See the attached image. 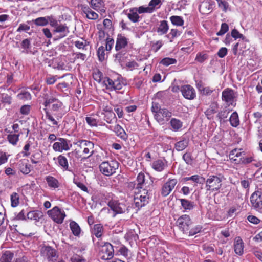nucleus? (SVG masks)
Wrapping results in <instances>:
<instances>
[{"label": "nucleus", "instance_id": "bf43d9fd", "mask_svg": "<svg viewBox=\"0 0 262 262\" xmlns=\"http://www.w3.org/2000/svg\"><path fill=\"white\" fill-rule=\"evenodd\" d=\"M231 36L235 39L240 38L242 40H244L245 38V37L242 34L240 33L236 29H234L231 31Z\"/></svg>", "mask_w": 262, "mask_h": 262}, {"label": "nucleus", "instance_id": "13d9d810", "mask_svg": "<svg viewBox=\"0 0 262 262\" xmlns=\"http://www.w3.org/2000/svg\"><path fill=\"white\" fill-rule=\"evenodd\" d=\"M105 49L103 46L99 47L97 50L98 57L101 61H103L105 59Z\"/></svg>", "mask_w": 262, "mask_h": 262}, {"label": "nucleus", "instance_id": "dca6fc26", "mask_svg": "<svg viewBox=\"0 0 262 262\" xmlns=\"http://www.w3.org/2000/svg\"><path fill=\"white\" fill-rule=\"evenodd\" d=\"M43 111L45 113L46 119L51 122L52 126L59 127L58 121L62 117V113H54L53 115L47 108H44Z\"/></svg>", "mask_w": 262, "mask_h": 262}, {"label": "nucleus", "instance_id": "a878e982", "mask_svg": "<svg viewBox=\"0 0 262 262\" xmlns=\"http://www.w3.org/2000/svg\"><path fill=\"white\" fill-rule=\"evenodd\" d=\"M89 4L92 8L100 13H104V2L103 0H91Z\"/></svg>", "mask_w": 262, "mask_h": 262}, {"label": "nucleus", "instance_id": "338daca9", "mask_svg": "<svg viewBox=\"0 0 262 262\" xmlns=\"http://www.w3.org/2000/svg\"><path fill=\"white\" fill-rule=\"evenodd\" d=\"M208 56L206 54L198 53L196 56L195 60L200 63H203L208 58Z\"/></svg>", "mask_w": 262, "mask_h": 262}, {"label": "nucleus", "instance_id": "473e14b6", "mask_svg": "<svg viewBox=\"0 0 262 262\" xmlns=\"http://www.w3.org/2000/svg\"><path fill=\"white\" fill-rule=\"evenodd\" d=\"M13 257V252L9 250L5 251L0 256V262H11Z\"/></svg>", "mask_w": 262, "mask_h": 262}, {"label": "nucleus", "instance_id": "b1692460", "mask_svg": "<svg viewBox=\"0 0 262 262\" xmlns=\"http://www.w3.org/2000/svg\"><path fill=\"white\" fill-rule=\"evenodd\" d=\"M107 205L115 213L114 216L117 214H121L124 212L120 203L117 200L112 199L108 201Z\"/></svg>", "mask_w": 262, "mask_h": 262}, {"label": "nucleus", "instance_id": "09e8293b", "mask_svg": "<svg viewBox=\"0 0 262 262\" xmlns=\"http://www.w3.org/2000/svg\"><path fill=\"white\" fill-rule=\"evenodd\" d=\"M210 5L207 2H202L199 7V10L200 13L202 14H207L209 13Z\"/></svg>", "mask_w": 262, "mask_h": 262}, {"label": "nucleus", "instance_id": "4d7b16f0", "mask_svg": "<svg viewBox=\"0 0 262 262\" xmlns=\"http://www.w3.org/2000/svg\"><path fill=\"white\" fill-rule=\"evenodd\" d=\"M34 24L37 26H44L48 24L47 19L43 17H38L33 20Z\"/></svg>", "mask_w": 262, "mask_h": 262}, {"label": "nucleus", "instance_id": "58836bf2", "mask_svg": "<svg viewBox=\"0 0 262 262\" xmlns=\"http://www.w3.org/2000/svg\"><path fill=\"white\" fill-rule=\"evenodd\" d=\"M197 86L201 93L206 96L210 95L215 91V89H213L209 86H204L200 84H198Z\"/></svg>", "mask_w": 262, "mask_h": 262}, {"label": "nucleus", "instance_id": "37998d69", "mask_svg": "<svg viewBox=\"0 0 262 262\" xmlns=\"http://www.w3.org/2000/svg\"><path fill=\"white\" fill-rule=\"evenodd\" d=\"M168 30V26L167 21L162 20L161 21L159 27L158 28L157 32L161 35L166 34Z\"/></svg>", "mask_w": 262, "mask_h": 262}, {"label": "nucleus", "instance_id": "e2e57ef3", "mask_svg": "<svg viewBox=\"0 0 262 262\" xmlns=\"http://www.w3.org/2000/svg\"><path fill=\"white\" fill-rule=\"evenodd\" d=\"M41 158V155L40 152H35L32 155L31 161L33 164H37L39 162Z\"/></svg>", "mask_w": 262, "mask_h": 262}, {"label": "nucleus", "instance_id": "aec40b11", "mask_svg": "<svg viewBox=\"0 0 262 262\" xmlns=\"http://www.w3.org/2000/svg\"><path fill=\"white\" fill-rule=\"evenodd\" d=\"M45 180L48 187L52 190L59 189L61 184L59 180L55 177L49 175L45 177Z\"/></svg>", "mask_w": 262, "mask_h": 262}, {"label": "nucleus", "instance_id": "bb28decb", "mask_svg": "<svg viewBox=\"0 0 262 262\" xmlns=\"http://www.w3.org/2000/svg\"><path fill=\"white\" fill-rule=\"evenodd\" d=\"M218 108L219 105L217 102L211 103L209 107L205 112V114L207 119L212 120L214 118V115L217 112Z\"/></svg>", "mask_w": 262, "mask_h": 262}, {"label": "nucleus", "instance_id": "e433bc0d", "mask_svg": "<svg viewBox=\"0 0 262 262\" xmlns=\"http://www.w3.org/2000/svg\"><path fill=\"white\" fill-rule=\"evenodd\" d=\"M188 140L183 139L175 143L174 148L178 151H182L188 146Z\"/></svg>", "mask_w": 262, "mask_h": 262}, {"label": "nucleus", "instance_id": "cd10ccee", "mask_svg": "<svg viewBox=\"0 0 262 262\" xmlns=\"http://www.w3.org/2000/svg\"><path fill=\"white\" fill-rule=\"evenodd\" d=\"M18 166L19 170L24 174H28L31 171V165L28 163V160H20L19 162Z\"/></svg>", "mask_w": 262, "mask_h": 262}, {"label": "nucleus", "instance_id": "052dcab7", "mask_svg": "<svg viewBox=\"0 0 262 262\" xmlns=\"http://www.w3.org/2000/svg\"><path fill=\"white\" fill-rule=\"evenodd\" d=\"M253 161H255L254 157L252 156L246 157L244 156L243 159H242L239 165H247L251 163Z\"/></svg>", "mask_w": 262, "mask_h": 262}, {"label": "nucleus", "instance_id": "9b49d317", "mask_svg": "<svg viewBox=\"0 0 262 262\" xmlns=\"http://www.w3.org/2000/svg\"><path fill=\"white\" fill-rule=\"evenodd\" d=\"M178 183L176 178H170L164 183L161 188V194L163 197L168 196L174 188Z\"/></svg>", "mask_w": 262, "mask_h": 262}, {"label": "nucleus", "instance_id": "6ab92c4d", "mask_svg": "<svg viewBox=\"0 0 262 262\" xmlns=\"http://www.w3.org/2000/svg\"><path fill=\"white\" fill-rule=\"evenodd\" d=\"M53 34H55L56 33H59V35L57 36L56 38L54 40H57L66 37L69 33V28L65 25L60 24L56 25L55 26V29L53 31Z\"/></svg>", "mask_w": 262, "mask_h": 262}, {"label": "nucleus", "instance_id": "3c124183", "mask_svg": "<svg viewBox=\"0 0 262 262\" xmlns=\"http://www.w3.org/2000/svg\"><path fill=\"white\" fill-rule=\"evenodd\" d=\"M44 99L45 101L43 103V105H44L45 108H47V106L50 104L55 102L58 100L55 97L53 96L49 97L48 95H45Z\"/></svg>", "mask_w": 262, "mask_h": 262}, {"label": "nucleus", "instance_id": "2eb2a0df", "mask_svg": "<svg viewBox=\"0 0 262 262\" xmlns=\"http://www.w3.org/2000/svg\"><path fill=\"white\" fill-rule=\"evenodd\" d=\"M252 206L256 210L262 209V192L255 191L250 197Z\"/></svg>", "mask_w": 262, "mask_h": 262}, {"label": "nucleus", "instance_id": "9d476101", "mask_svg": "<svg viewBox=\"0 0 262 262\" xmlns=\"http://www.w3.org/2000/svg\"><path fill=\"white\" fill-rule=\"evenodd\" d=\"M114 255L113 246L110 243L106 242L100 247L99 255L103 260L111 259Z\"/></svg>", "mask_w": 262, "mask_h": 262}, {"label": "nucleus", "instance_id": "ea45409f", "mask_svg": "<svg viewBox=\"0 0 262 262\" xmlns=\"http://www.w3.org/2000/svg\"><path fill=\"white\" fill-rule=\"evenodd\" d=\"M70 228L72 233L76 236H79L81 232V228L79 225L75 221H72L70 223Z\"/></svg>", "mask_w": 262, "mask_h": 262}, {"label": "nucleus", "instance_id": "39448f33", "mask_svg": "<svg viewBox=\"0 0 262 262\" xmlns=\"http://www.w3.org/2000/svg\"><path fill=\"white\" fill-rule=\"evenodd\" d=\"M134 193L135 194L134 199V205L135 207L137 208V210H139L141 208L148 204L149 196L147 190H135L134 191Z\"/></svg>", "mask_w": 262, "mask_h": 262}, {"label": "nucleus", "instance_id": "5fc2aeb1", "mask_svg": "<svg viewBox=\"0 0 262 262\" xmlns=\"http://www.w3.org/2000/svg\"><path fill=\"white\" fill-rule=\"evenodd\" d=\"M136 11L139 14L147 13H151L153 12V9L152 8H149V7H145L143 6H140L138 8L136 7Z\"/></svg>", "mask_w": 262, "mask_h": 262}, {"label": "nucleus", "instance_id": "79ce46f5", "mask_svg": "<svg viewBox=\"0 0 262 262\" xmlns=\"http://www.w3.org/2000/svg\"><path fill=\"white\" fill-rule=\"evenodd\" d=\"M229 121L232 126L236 127L239 124L238 115L236 112H234L230 116Z\"/></svg>", "mask_w": 262, "mask_h": 262}, {"label": "nucleus", "instance_id": "c03bdc74", "mask_svg": "<svg viewBox=\"0 0 262 262\" xmlns=\"http://www.w3.org/2000/svg\"><path fill=\"white\" fill-rule=\"evenodd\" d=\"M104 120L108 123L111 124L117 120L115 114L112 112L104 114Z\"/></svg>", "mask_w": 262, "mask_h": 262}, {"label": "nucleus", "instance_id": "c85d7f7f", "mask_svg": "<svg viewBox=\"0 0 262 262\" xmlns=\"http://www.w3.org/2000/svg\"><path fill=\"white\" fill-rule=\"evenodd\" d=\"M27 218L35 222H39L43 217V214L42 211L39 210H34L29 212L27 213Z\"/></svg>", "mask_w": 262, "mask_h": 262}, {"label": "nucleus", "instance_id": "c9c22d12", "mask_svg": "<svg viewBox=\"0 0 262 262\" xmlns=\"http://www.w3.org/2000/svg\"><path fill=\"white\" fill-rule=\"evenodd\" d=\"M20 135V133L16 134L11 132L10 134L7 135V139L9 143L12 145H16L19 141Z\"/></svg>", "mask_w": 262, "mask_h": 262}, {"label": "nucleus", "instance_id": "0e129e2a", "mask_svg": "<svg viewBox=\"0 0 262 262\" xmlns=\"http://www.w3.org/2000/svg\"><path fill=\"white\" fill-rule=\"evenodd\" d=\"M219 7L222 10L226 12L228 8V3L225 0H216Z\"/></svg>", "mask_w": 262, "mask_h": 262}, {"label": "nucleus", "instance_id": "0eeeda50", "mask_svg": "<svg viewBox=\"0 0 262 262\" xmlns=\"http://www.w3.org/2000/svg\"><path fill=\"white\" fill-rule=\"evenodd\" d=\"M237 97V92L231 88H226L222 92V99L228 106H236Z\"/></svg>", "mask_w": 262, "mask_h": 262}, {"label": "nucleus", "instance_id": "8fccbe9b", "mask_svg": "<svg viewBox=\"0 0 262 262\" xmlns=\"http://www.w3.org/2000/svg\"><path fill=\"white\" fill-rule=\"evenodd\" d=\"M19 99L23 101L30 100L31 99L32 96L31 94L26 91H21L20 93L17 95Z\"/></svg>", "mask_w": 262, "mask_h": 262}, {"label": "nucleus", "instance_id": "5701e85b", "mask_svg": "<svg viewBox=\"0 0 262 262\" xmlns=\"http://www.w3.org/2000/svg\"><path fill=\"white\" fill-rule=\"evenodd\" d=\"M151 166L156 171L160 172L167 167V161L165 159H157L152 162Z\"/></svg>", "mask_w": 262, "mask_h": 262}, {"label": "nucleus", "instance_id": "f257e3e1", "mask_svg": "<svg viewBox=\"0 0 262 262\" xmlns=\"http://www.w3.org/2000/svg\"><path fill=\"white\" fill-rule=\"evenodd\" d=\"M76 148L73 151L77 158H89L94 152V143L85 140H79L75 143Z\"/></svg>", "mask_w": 262, "mask_h": 262}, {"label": "nucleus", "instance_id": "de8ad7c7", "mask_svg": "<svg viewBox=\"0 0 262 262\" xmlns=\"http://www.w3.org/2000/svg\"><path fill=\"white\" fill-rule=\"evenodd\" d=\"M170 20L172 24L178 26H182L184 24V20L182 17L179 16H171Z\"/></svg>", "mask_w": 262, "mask_h": 262}, {"label": "nucleus", "instance_id": "a211bd4d", "mask_svg": "<svg viewBox=\"0 0 262 262\" xmlns=\"http://www.w3.org/2000/svg\"><path fill=\"white\" fill-rule=\"evenodd\" d=\"M128 40L124 34H118L116 39L115 50L118 51L125 48L128 45Z\"/></svg>", "mask_w": 262, "mask_h": 262}, {"label": "nucleus", "instance_id": "ddd939ff", "mask_svg": "<svg viewBox=\"0 0 262 262\" xmlns=\"http://www.w3.org/2000/svg\"><path fill=\"white\" fill-rule=\"evenodd\" d=\"M57 140L53 145V149L55 151L61 152L63 151H68L72 147L70 141L67 139L59 138Z\"/></svg>", "mask_w": 262, "mask_h": 262}, {"label": "nucleus", "instance_id": "c756f323", "mask_svg": "<svg viewBox=\"0 0 262 262\" xmlns=\"http://www.w3.org/2000/svg\"><path fill=\"white\" fill-rule=\"evenodd\" d=\"M58 165L63 171H69V163L67 158L62 155H60L57 158Z\"/></svg>", "mask_w": 262, "mask_h": 262}, {"label": "nucleus", "instance_id": "680f3d73", "mask_svg": "<svg viewBox=\"0 0 262 262\" xmlns=\"http://www.w3.org/2000/svg\"><path fill=\"white\" fill-rule=\"evenodd\" d=\"M93 77L95 81L99 82L101 81H103L104 78L103 77L102 73L99 70L93 73Z\"/></svg>", "mask_w": 262, "mask_h": 262}, {"label": "nucleus", "instance_id": "774afa93", "mask_svg": "<svg viewBox=\"0 0 262 262\" xmlns=\"http://www.w3.org/2000/svg\"><path fill=\"white\" fill-rule=\"evenodd\" d=\"M183 159L189 165H191L193 162L192 156L191 153L186 152L183 156Z\"/></svg>", "mask_w": 262, "mask_h": 262}, {"label": "nucleus", "instance_id": "4468645a", "mask_svg": "<svg viewBox=\"0 0 262 262\" xmlns=\"http://www.w3.org/2000/svg\"><path fill=\"white\" fill-rule=\"evenodd\" d=\"M246 152L241 148H234L229 153V157L230 161L235 164L239 165Z\"/></svg>", "mask_w": 262, "mask_h": 262}, {"label": "nucleus", "instance_id": "412c9836", "mask_svg": "<svg viewBox=\"0 0 262 262\" xmlns=\"http://www.w3.org/2000/svg\"><path fill=\"white\" fill-rule=\"evenodd\" d=\"M81 9L82 12L85 15L86 17L89 19L96 20L99 17L98 14L92 10L91 7L90 8L86 5H81Z\"/></svg>", "mask_w": 262, "mask_h": 262}, {"label": "nucleus", "instance_id": "423d86ee", "mask_svg": "<svg viewBox=\"0 0 262 262\" xmlns=\"http://www.w3.org/2000/svg\"><path fill=\"white\" fill-rule=\"evenodd\" d=\"M119 163L115 160L102 162L99 165L101 172L106 176H111L116 172L118 168Z\"/></svg>", "mask_w": 262, "mask_h": 262}, {"label": "nucleus", "instance_id": "864d4df0", "mask_svg": "<svg viewBox=\"0 0 262 262\" xmlns=\"http://www.w3.org/2000/svg\"><path fill=\"white\" fill-rule=\"evenodd\" d=\"M202 226L200 225H197L193 227H192V226L189 229V232H188V234H186L187 235H188L189 236H193L196 233H199L201 229H202Z\"/></svg>", "mask_w": 262, "mask_h": 262}, {"label": "nucleus", "instance_id": "4c0bfd02", "mask_svg": "<svg viewBox=\"0 0 262 262\" xmlns=\"http://www.w3.org/2000/svg\"><path fill=\"white\" fill-rule=\"evenodd\" d=\"M136 181L137 182V186L135 188L136 190H142L144 189L143 188V185L145 182V175L143 173L140 172L139 173L137 177Z\"/></svg>", "mask_w": 262, "mask_h": 262}, {"label": "nucleus", "instance_id": "6e6552de", "mask_svg": "<svg viewBox=\"0 0 262 262\" xmlns=\"http://www.w3.org/2000/svg\"><path fill=\"white\" fill-rule=\"evenodd\" d=\"M103 83L105 86L106 89L111 91L120 90L125 85L124 82L120 78L112 79L108 77H105Z\"/></svg>", "mask_w": 262, "mask_h": 262}, {"label": "nucleus", "instance_id": "f704fd0d", "mask_svg": "<svg viewBox=\"0 0 262 262\" xmlns=\"http://www.w3.org/2000/svg\"><path fill=\"white\" fill-rule=\"evenodd\" d=\"M128 19L133 23H137L139 21L140 16L137 13L136 7L129 9V12L127 14Z\"/></svg>", "mask_w": 262, "mask_h": 262}, {"label": "nucleus", "instance_id": "f3484780", "mask_svg": "<svg viewBox=\"0 0 262 262\" xmlns=\"http://www.w3.org/2000/svg\"><path fill=\"white\" fill-rule=\"evenodd\" d=\"M180 91L183 96L185 99L193 100L196 97L195 91L190 85H184L181 86Z\"/></svg>", "mask_w": 262, "mask_h": 262}, {"label": "nucleus", "instance_id": "f03ea898", "mask_svg": "<svg viewBox=\"0 0 262 262\" xmlns=\"http://www.w3.org/2000/svg\"><path fill=\"white\" fill-rule=\"evenodd\" d=\"M152 112L155 113V119L160 123L164 124L168 121L171 117V112L166 108H161L158 103L153 102L151 108Z\"/></svg>", "mask_w": 262, "mask_h": 262}, {"label": "nucleus", "instance_id": "6e6d98bb", "mask_svg": "<svg viewBox=\"0 0 262 262\" xmlns=\"http://www.w3.org/2000/svg\"><path fill=\"white\" fill-rule=\"evenodd\" d=\"M0 99L3 103L10 104L11 103L12 98L10 96L7 94H0Z\"/></svg>", "mask_w": 262, "mask_h": 262}, {"label": "nucleus", "instance_id": "2f4dec72", "mask_svg": "<svg viewBox=\"0 0 262 262\" xmlns=\"http://www.w3.org/2000/svg\"><path fill=\"white\" fill-rule=\"evenodd\" d=\"M114 132L116 135L121 139L126 140L127 139V135L124 129L119 124H116L114 128Z\"/></svg>", "mask_w": 262, "mask_h": 262}, {"label": "nucleus", "instance_id": "603ef678", "mask_svg": "<svg viewBox=\"0 0 262 262\" xmlns=\"http://www.w3.org/2000/svg\"><path fill=\"white\" fill-rule=\"evenodd\" d=\"M176 63L177 60L176 59L170 57L164 58L160 62V63L164 66H168L169 65L173 64Z\"/></svg>", "mask_w": 262, "mask_h": 262}, {"label": "nucleus", "instance_id": "72a5a7b5", "mask_svg": "<svg viewBox=\"0 0 262 262\" xmlns=\"http://www.w3.org/2000/svg\"><path fill=\"white\" fill-rule=\"evenodd\" d=\"M181 205L185 211L191 210L194 207V202L186 199H180Z\"/></svg>", "mask_w": 262, "mask_h": 262}, {"label": "nucleus", "instance_id": "1a4fd4ad", "mask_svg": "<svg viewBox=\"0 0 262 262\" xmlns=\"http://www.w3.org/2000/svg\"><path fill=\"white\" fill-rule=\"evenodd\" d=\"M177 224L179 229L184 234H188L189 229L192 225V221H191L189 215L187 214L182 215L180 216L177 221Z\"/></svg>", "mask_w": 262, "mask_h": 262}, {"label": "nucleus", "instance_id": "69168bd1", "mask_svg": "<svg viewBox=\"0 0 262 262\" xmlns=\"http://www.w3.org/2000/svg\"><path fill=\"white\" fill-rule=\"evenodd\" d=\"M229 30L228 25L226 23H222L220 31L216 33L217 36H221L225 34Z\"/></svg>", "mask_w": 262, "mask_h": 262}, {"label": "nucleus", "instance_id": "a19ab883", "mask_svg": "<svg viewBox=\"0 0 262 262\" xmlns=\"http://www.w3.org/2000/svg\"><path fill=\"white\" fill-rule=\"evenodd\" d=\"M74 45L78 49L86 50V47L89 45V42L82 38L79 40L75 41Z\"/></svg>", "mask_w": 262, "mask_h": 262}, {"label": "nucleus", "instance_id": "49530a36", "mask_svg": "<svg viewBox=\"0 0 262 262\" xmlns=\"http://www.w3.org/2000/svg\"><path fill=\"white\" fill-rule=\"evenodd\" d=\"M11 205L13 207H17L19 204V195L16 192H13L11 195Z\"/></svg>", "mask_w": 262, "mask_h": 262}, {"label": "nucleus", "instance_id": "f8f14e48", "mask_svg": "<svg viewBox=\"0 0 262 262\" xmlns=\"http://www.w3.org/2000/svg\"><path fill=\"white\" fill-rule=\"evenodd\" d=\"M49 215L57 224H62L66 216V213L58 207L55 206L48 211Z\"/></svg>", "mask_w": 262, "mask_h": 262}, {"label": "nucleus", "instance_id": "20e7f679", "mask_svg": "<svg viewBox=\"0 0 262 262\" xmlns=\"http://www.w3.org/2000/svg\"><path fill=\"white\" fill-rule=\"evenodd\" d=\"M41 257L47 262H57L59 257L57 250L52 246L42 245L40 247Z\"/></svg>", "mask_w": 262, "mask_h": 262}, {"label": "nucleus", "instance_id": "4be33fe9", "mask_svg": "<svg viewBox=\"0 0 262 262\" xmlns=\"http://www.w3.org/2000/svg\"><path fill=\"white\" fill-rule=\"evenodd\" d=\"M91 234L98 239H101L104 233V228L101 223L94 224L91 228Z\"/></svg>", "mask_w": 262, "mask_h": 262}, {"label": "nucleus", "instance_id": "393cba45", "mask_svg": "<svg viewBox=\"0 0 262 262\" xmlns=\"http://www.w3.org/2000/svg\"><path fill=\"white\" fill-rule=\"evenodd\" d=\"M233 246L235 253L242 255L244 252V243L241 237L237 236L235 238Z\"/></svg>", "mask_w": 262, "mask_h": 262}, {"label": "nucleus", "instance_id": "7ed1b4c3", "mask_svg": "<svg viewBox=\"0 0 262 262\" xmlns=\"http://www.w3.org/2000/svg\"><path fill=\"white\" fill-rule=\"evenodd\" d=\"M205 189L209 193L219 192L222 187V179L216 175L208 176L205 179Z\"/></svg>", "mask_w": 262, "mask_h": 262}, {"label": "nucleus", "instance_id": "7c9ffc66", "mask_svg": "<svg viewBox=\"0 0 262 262\" xmlns=\"http://www.w3.org/2000/svg\"><path fill=\"white\" fill-rule=\"evenodd\" d=\"M171 129L174 132H178L181 129L183 126V122L180 119L172 118L169 122Z\"/></svg>", "mask_w": 262, "mask_h": 262}, {"label": "nucleus", "instance_id": "a18cd8bd", "mask_svg": "<svg viewBox=\"0 0 262 262\" xmlns=\"http://www.w3.org/2000/svg\"><path fill=\"white\" fill-rule=\"evenodd\" d=\"M63 103L60 101L57 100L55 103H53L51 106V110L54 113H60V112L62 111Z\"/></svg>", "mask_w": 262, "mask_h": 262}]
</instances>
